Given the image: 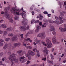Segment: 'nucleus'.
<instances>
[{
  "label": "nucleus",
  "instance_id": "nucleus-1",
  "mask_svg": "<svg viewBox=\"0 0 66 66\" xmlns=\"http://www.w3.org/2000/svg\"><path fill=\"white\" fill-rule=\"evenodd\" d=\"M9 55H10V56L8 57V59L9 60H10V62L12 63L11 66H12L14 63L13 61H15L16 63H17L18 61V59H16V57L15 56L16 54H12L10 52H8L7 53Z\"/></svg>",
  "mask_w": 66,
  "mask_h": 66
},
{
  "label": "nucleus",
  "instance_id": "nucleus-2",
  "mask_svg": "<svg viewBox=\"0 0 66 66\" xmlns=\"http://www.w3.org/2000/svg\"><path fill=\"white\" fill-rule=\"evenodd\" d=\"M46 40L47 44H46V43L44 42L41 41L42 43L44 45H45V46H47L48 48H50L51 47L52 44L51 43V41L49 40V37H47Z\"/></svg>",
  "mask_w": 66,
  "mask_h": 66
},
{
  "label": "nucleus",
  "instance_id": "nucleus-3",
  "mask_svg": "<svg viewBox=\"0 0 66 66\" xmlns=\"http://www.w3.org/2000/svg\"><path fill=\"white\" fill-rule=\"evenodd\" d=\"M4 14L5 15H6V17L7 18H9V21L10 22H11V23H13V20H12L11 18H10V15L9 14H7V12L6 11H5V12H3V11L1 12L2 14Z\"/></svg>",
  "mask_w": 66,
  "mask_h": 66
},
{
  "label": "nucleus",
  "instance_id": "nucleus-4",
  "mask_svg": "<svg viewBox=\"0 0 66 66\" xmlns=\"http://www.w3.org/2000/svg\"><path fill=\"white\" fill-rule=\"evenodd\" d=\"M59 19L60 20L59 21H57L56 22V24L57 25H59L60 24H62L63 23V20L62 19H64V17L61 15L59 16Z\"/></svg>",
  "mask_w": 66,
  "mask_h": 66
},
{
  "label": "nucleus",
  "instance_id": "nucleus-5",
  "mask_svg": "<svg viewBox=\"0 0 66 66\" xmlns=\"http://www.w3.org/2000/svg\"><path fill=\"white\" fill-rule=\"evenodd\" d=\"M36 43L35 42H34L33 44L34 45H36L37 44L39 45L42 43V41L41 40H38L37 39L35 40Z\"/></svg>",
  "mask_w": 66,
  "mask_h": 66
},
{
  "label": "nucleus",
  "instance_id": "nucleus-6",
  "mask_svg": "<svg viewBox=\"0 0 66 66\" xmlns=\"http://www.w3.org/2000/svg\"><path fill=\"white\" fill-rule=\"evenodd\" d=\"M25 58V57L23 56L22 57H19V60L20 62H21V63H23L24 62H25V59H24Z\"/></svg>",
  "mask_w": 66,
  "mask_h": 66
},
{
  "label": "nucleus",
  "instance_id": "nucleus-7",
  "mask_svg": "<svg viewBox=\"0 0 66 66\" xmlns=\"http://www.w3.org/2000/svg\"><path fill=\"white\" fill-rule=\"evenodd\" d=\"M18 10L14 8H12L10 10L11 12L13 14H15L16 13V12H17Z\"/></svg>",
  "mask_w": 66,
  "mask_h": 66
},
{
  "label": "nucleus",
  "instance_id": "nucleus-8",
  "mask_svg": "<svg viewBox=\"0 0 66 66\" xmlns=\"http://www.w3.org/2000/svg\"><path fill=\"white\" fill-rule=\"evenodd\" d=\"M44 52L45 53L44 54V55L45 56H46V54H48V51L47 50V49L46 47H44Z\"/></svg>",
  "mask_w": 66,
  "mask_h": 66
},
{
  "label": "nucleus",
  "instance_id": "nucleus-9",
  "mask_svg": "<svg viewBox=\"0 0 66 66\" xmlns=\"http://www.w3.org/2000/svg\"><path fill=\"white\" fill-rule=\"evenodd\" d=\"M12 40L13 41H16L17 40V36L15 35L13 36L11 38Z\"/></svg>",
  "mask_w": 66,
  "mask_h": 66
},
{
  "label": "nucleus",
  "instance_id": "nucleus-10",
  "mask_svg": "<svg viewBox=\"0 0 66 66\" xmlns=\"http://www.w3.org/2000/svg\"><path fill=\"white\" fill-rule=\"evenodd\" d=\"M52 42L53 44H55L56 43V40L55 37H53L52 39Z\"/></svg>",
  "mask_w": 66,
  "mask_h": 66
},
{
  "label": "nucleus",
  "instance_id": "nucleus-11",
  "mask_svg": "<svg viewBox=\"0 0 66 66\" xmlns=\"http://www.w3.org/2000/svg\"><path fill=\"white\" fill-rule=\"evenodd\" d=\"M26 26H21L20 27V29L21 31H25V29H26Z\"/></svg>",
  "mask_w": 66,
  "mask_h": 66
},
{
  "label": "nucleus",
  "instance_id": "nucleus-12",
  "mask_svg": "<svg viewBox=\"0 0 66 66\" xmlns=\"http://www.w3.org/2000/svg\"><path fill=\"white\" fill-rule=\"evenodd\" d=\"M39 22V20L35 21L34 20H33L31 21V24H33L34 23H38Z\"/></svg>",
  "mask_w": 66,
  "mask_h": 66
},
{
  "label": "nucleus",
  "instance_id": "nucleus-13",
  "mask_svg": "<svg viewBox=\"0 0 66 66\" xmlns=\"http://www.w3.org/2000/svg\"><path fill=\"white\" fill-rule=\"evenodd\" d=\"M20 45V43H15L14 44V48H16V46H19Z\"/></svg>",
  "mask_w": 66,
  "mask_h": 66
},
{
  "label": "nucleus",
  "instance_id": "nucleus-14",
  "mask_svg": "<svg viewBox=\"0 0 66 66\" xmlns=\"http://www.w3.org/2000/svg\"><path fill=\"white\" fill-rule=\"evenodd\" d=\"M41 38L42 39H44L45 38V37H46V35H45V33H43L42 34V35L41 36Z\"/></svg>",
  "mask_w": 66,
  "mask_h": 66
},
{
  "label": "nucleus",
  "instance_id": "nucleus-15",
  "mask_svg": "<svg viewBox=\"0 0 66 66\" xmlns=\"http://www.w3.org/2000/svg\"><path fill=\"white\" fill-rule=\"evenodd\" d=\"M6 27H7V26L5 24H2L1 25V27L4 28V29H5Z\"/></svg>",
  "mask_w": 66,
  "mask_h": 66
},
{
  "label": "nucleus",
  "instance_id": "nucleus-16",
  "mask_svg": "<svg viewBox=\"0 0 66 66\" xmlns=\"http://www.w3.org/2000/svg\"><path fill=\"white\" fill-rule=\"evenodd\" d=\"M55 29L54 28V27L53 26H51V28L50 29V31H55Z\"/></svg>",
  "mask_w": 66,
  "mask_h": 66
},
{
  "label": "nucleus",
  "instance_id": "nucleus-17",
  "mask_svg": "<svg viewBox=\"0 0 66 66\" xmlns=\"http://www.w3.org/2000/svg\"><path fill=\"white\" fill-rule=\"evenodd\" d=\"M13 30V28L11 27H9L8 28L6 29V31H12Z\"/></svg>",
  "mask_w": 66,
  "mask_h": 66
},
{
  "label": "nucleus",
  "instance_id": "nucleus-18",
  "mask_svg": "<svg viewBox=\"0 0 66 66\" xmlns=\"http://www.w3.org/2000/svg\"><path fill=\"white\" fill-rule=\"evenodd\" d=\"M8 45L7 44V43H6L5 44L4 46L3 47V49H6V48H7V47Z\"/></svg>",
  "mask_w": 66,
  "mask_h": 66
},
{
  "label": "nucleus",
  "instance_id": "nucleus-19",
  "mask_svg": "<svg viewBox=\"0 0 66 66\" xmlns=\"http://www.w3.org/2000/svg\"><path fill=\"white\" fill-rule=\"evenodd\" d=\"M47 61L48 63H50V64H53V61H51L50 60L48 59L47 60Z\"/></svg>",
  "mask_w": 66,
  "mask_h": 66
},
{
  "label": "nucleus",
  "instance_id": "nucleus-20",
  "mask_svg": "<svg viewBox=\"0 0 66 66\" xmlns=\"http://www.w3.org/2000/svg\"><path fill=\"white\" fill-rule=\"evenodd\" d=\"M59 28L61 32H63L64 31H65V30H64V29H63L61 27H59Z\"/></svg>",
  "mask_w": 66,
  "mask_h": 66
},
{
  "label": "nucleus",
  "instance_id": "nucleus-21",
  "mask_svg": "<svg viewBox=\"0 0 66 66\" xmlns=\"http://www.w3.org/2000/svg\"><path fill=\"white\" fill-rule=\"evenodd\" d=\"M39 20H42V19H43V18L44 17L41 14H39Z\"/></svg>",
  "mask_w": 66,
  "mask_h": 66
},
{
  "label": "nucleus",
  "instance_id": "nucleus-22",
  "mask_svg": "<svg viewBox=\"0 0 66 66\" xmlns=\"http://www.w3.org/2000/svg\"><path fill=\"white\" fill-rule=\"evenodd\" d=\"M3 33L4 36L6 35L7 34V32L5 31H3Z\"/></svg>",
  "mask_w": 66,
  "mask_h": 66
},
{
  "label": "nucleus",
  "instance_id": "nucleus-23",
  "mask_svg": "<svg viewBox=\"0 0 66 66\" xmlns=\"http://www.w3.org/2000/svg\"><path fill=\"white\" fill-rule=\"evenodd\" d=\"M43 33H41L40 34H39L37 35V36L38 37H42V36L43 34Z\"/></svg>",
  "mask_w": 66,
  "mask_h": 66
},
{
  "label": "nucleus",
  "instance_id": "nucleus-24",
  "mask_svg": "<svg viewBox=\"0 0 66 66\" xmlns=\"http://www.w3.org/2000/svg\"><path fill=\"white\" fill-rule=\"evenodd\" d=\"M49 21L50 23H56V22L55 21H51V20H49Z\"/></svg>",
  "mask_w": 66,
  "mask_h": 66
},
{
  "label": "nucleus",
  "instance_id": "nucleus-25",
  "mask_svg": "<svg viewBox=\"0 0 66 66\" xmlns=\"http://www.w3.org/2000/svg\"><path fill=\"white\" fill-rule=\"evenodd\" d=\"M26 41H27V40H28L30 42H32V40L30 39V38H28L26 39Z\"/></svg>",
  "mask_w": 66,
  "mask_h": 66
},
{
  "label": "nucleus",
  "instance_id": "nucleus-26",
  "mask_svg": "<svg viewBox=\"0 0 66 66\" xmlns=\"http://www.w3.org/2000/svg\"><path fill=\"white\" fill-rule=\"evenodd\" d=\"M50 56L51 58V59L52 60H53V59H54V56L52 55V54H51Z\"/></svg>",
  "mask_w": 66,
  "mask_h": 66
},
{
  "label": "nucleus",
  "instance_id": "nucleus-27",
  "mask_svg": "<svg viewBox=\"0 0 66 66\" xmlns=\"http://www.w3.org/2000/svg\"><path fill=\"white\" fill-rule=\"evenodd\" d=\"M37 56L38 57H39V56H40V55H39V51H37Z\"/></svg>",
  "mask_w": 66,
  "mask_h": 66
},
{
  "label": "nucleus",
  "instance_id": "nucleus-28",
  "mask_svg": "<svg viewBox=\"0 0 66 66\" xmlns=\"http://www.w3.org/2000/svg\"><path fill=\"white\" fill-rule=\"evenodd\" d=\"M14 35V34L12 33H9L8 34L9 36H13Z\"/></svg>",
  "mask_w": 66,
  "mask_h": 66
},
{
  "label": "nucleus",
  "instance_id": "nucleus-29",
  "mask_svg": "<svg viewBox=\"0 0 66 66\" xmlns=\"http://www.w3.org/2000/svg\"><path fill=\"white\" fill-rule=\"evenodd\" d=\"M22 25H27V23L24 21H23L22 23Z\"/></svg>",
  "mask_w": 66,
  "mask_h": 66
},
{
  "label": "nucleus",
  "instance_id": "nucleus-30",
  "mask_svg": "<svg viewBox=\"0 0 66 66\" xmlns=\"http://www.w3.org/2000/svg\"><path fill=\"white\" fill-rule=\"evenodd\" d=\"M29 28H30V26H27L26 28H25V30H24V31H25V30H27L28 29H29Z\"/></svg>",
  "mask_w": 66,
  "mask_h": 66
},
{
  "label": "nucleus",
  "instance_id": "nucleus-31",
  "mask_svg": "<svg viewBox=\"0 0 66 66\" xmlns=\"http://www.w3.org/2000/svg\"><path fill=\"white\" fill-rule=\"evenodd\" d=\"M5 40L7 42H8L10 40V38H5Z\"/></svg>",
  "mask_w": 66,
  "mask_h": 66
},
{
  "label": "nucleus",
  "instance_id": "nucleus-32",
  "mask_svg": "<svg viewBox=\"0 0 66 66\" xmlns=\"http://www.w3.org/2000/svg\"><path fill=\"white\" fill-rule=\"evenodd\" d=\"M64 30L66 31V24H65L64 25Z\"/></svg>",
  "mask_w": 66,
  "mask_h": 66
},
{
  "label": "nucleus",
  "instance_id": "nucleus-33",
  "mask_svg": "<svg viewBox=\"0 0 66 66\" xmlns=\"http://www.w3.org/2000/svg\"><path fill=\"white\" fill-rule=\"evenodd\" d=\"M47 26V24L46 23H44L42 25V27H46Z\"/></svg>",
  "mask_w": 66,
  "mask_h": 66
},
{
  "label": "nucleus",
  "instance_id": "nucleus-34",
  "mask_svg": "<svg viewBox=\"0 0 66 66\" xmlns=\"http://www.w3.org/2000/svg\"><path fill=\"white\" fill-rule=\"evenodd\" d=\"M37 29H38V30H40V26H37Z\"/></svg>",
  "mask_w": 66,
  "mask_h": 66
},
{
  "label": "nucleus",
  "instance_id": "nucleus-35",
  "mask_svg": "<svg viewBox=\"0 0 66 66\" xmlns=\"http://www.w3.org/2000/svg\"><path fill=\"white\" fill-rule=\"evenodd\" d=\"M55 18L56 19V21H58V20H59V17L57 16H55Z\"/></svg>",
  "mask_w": 66,
  "mask_h": 66
},
{
  "label": "nucleus",
  "instance_id": "nucleus-36",
  "mask_svg": "<svg viewBox=\"0 0 66 66\" xmlns=\"http://www.w3.org/2000/svg\"><path fill=\"white\" fill-rule=\"evenodd\" d=\"M43 13L44 14H47V15L48 14V12H47L46 11H44L43 12Z\"/></svg>",
  "mask_w": 66,
  "mask_h": 66
},
{
  "label": "nucleus",
  "instance_id": "nucleus-37",
  "mask_svg": "<svg viewBox=\"0 0 66 66\" xmlns=\"http://www.w3.org/2000/svg\"><path fill=\"white\" fill-rule=\"evenodd\" d=\"M14 18L15 20H17L18 19V17L16 16L15 17H14Z\"/></svg>",
  "mask_w": 66,
  "mask_h": 66
},
{
  "label": "nucleus",
  "instance_id": "nucleus-38",
  "mask_svg": "<svg viewBox=\"0 0 66 66\" xmlns=\"http://www.w3.org/2000/svg\"><path fill=\"white\" fill-rule=\"evenodd\" d=\"M30 55H32V56H34V55H35V54H34V52H32Z\"/></svg>",
  "mask_w": 66,
  "mask_h": 66
},
{
  "label": "nucleus",
  "instance_id": "nucleus-39",
  "mask_svg": "<svg viewBox=\"0 0 66 66\" xmlns=\"http://www.w3.org/2000/svg\"><path fill=\"white\" fill-rule=\"evenodd\" d=\"M32 52V51H31L30 50H29L28 51V52L30 54H31Z\"/></svg>",
  "mask_w": 66,
  "mask_h": 66
},
{
  "label": "nucleus",
  "instance_id": "nucleus-40",
  "mask_svg": "<svg viewBox=\"0 0 66 66\" xmlns=\"http://www.w3.org/2000/svg\"><path fill=\"white\" fill-rule=\"evenodd\" d=\"M25 56L26 57H28L29 56V53H27L25 54Z\"/></svg>",
  "mask_w": 66,
  "mask_h": 66
},
{
  "label": "nucleus",
  "instance_id": "nucleus-41",
  "mask_svg": "<svg viewBox=\"0 0 66 66\" xmlns=\"http://www.w3.org/2000/svg\"><path fill=\"white\" fill-rule=\"evenodd\" d=\"M23 45L24 46H25V47H26V44L24 42H23Z\"/></svg>",
  "mask_w": 66,
  "mask_h": 66
},
{
  "label": "nucleus",
  "instance_id": "nucleus-42",
  "mask_svg": "<svg viewBox=\"0 0 66 66\" xmlns=\"http://www.w3.org/2000/svg\"><path fill=\"white\" fill-rule=\"evenodd\" d=\"M52 33L54 35H56V32L54 31Z\"/></svg>",
  "mask_w": 66,
  "mask_h": 66
},
{
  "label": "nucleus",
  "instance_id": "nucleus-43",
  "mask_svg": "<svg viewBox=\"0 0 66 66\" xmlns=\"http://www.w3.org/2000/svg\"><path fill=\"white\" fill-rule=\"evenodd\" d=\"M17 52L18 53H22V50L19 51Z\"/></svg>",
  "mask_w": 66,
  "mask_h": 66
},
{
  "label": "nucleus",
  "instance_id": "nucleus-44",
  "mask_svg": "<svg viewBox=\"0 0 66 66\" xmlns=\"http://www.w3.org/2000/svg\"><path fill=\"white\" fill-rule=\"evenodd\" d=\"M3 55V52H1L0 53V56H1Z\"/></svg>",
  "mask_w": 66,
  "mask_h": 66
},
{
  "label": "nucleus",
  "instance_id": "nucleus-45",
  "mask_svg": "<svg viewBox=\"0 0 66 66\" xmlns=\"http://www.w3.org/2000/svg\"><path fill=\"white\" fill-rule=\"evenodd\" d=\"M39 30H38L37 29H36L35 30V32L36 33H37L38 32H39Z\"/></svg>",
  "mask_w": 66,
  "mask_h": 66
},
{
  "label": "nucleus",
  "instance_id": "nucleus-46",
  "mask_svg": "<svg viewBox=\"0 0 66 66\" xmlns=\"http://www.w3.org/2000/svg\"><path fill=\"white\" fill-rule=\"evenodd\" d=\"M42 60L44 61H46V58H43L42 59Z\"/></svg>",
  "mask_w": 66,
  "mask_h": 66
},
{
  "label": "nucleus",
  "instance_id": "nucleus-47",
  "mask_svg": "<svg viewBox=\"0 0 66 66\" xmlns=\"http://www.w3.org/2000/svg\"><path fill=\"white\" fill-rule=\"evenodd\" d=\"M29 35H30V32H28L26 34V35L27 36H29Z\"/></svg>",
  "mask_w": 66,
  "mask_h": 66
},
{
  "label": "nucleus",
  "instance_id": "nucleus-48",
  "mask_svg": "<svg viewBox=\"0 0 66 66\" xmlns=\"http://www.w3.org/2000/svg\"><path fill=\"white\" fill-rule=\"evenodd\" d=\"M4 10H6V11L9 10V7H7L6 8H5L4 9Z\"/></svg>",
  "mask_w": 66,
  "mask_h": 66
},
{
  "label": "nucleus",
  "instance_id": "nucleus-49",
  "mask_svg": "<svg viewBox=\"0 0 66 66\" xmlns=\"http://www.w3.org/2000/svg\"><path fill=\"white\" fill-rule=\"evenodd\" d=\"M31 56H29L28 57V60H31Z\"/></svg>",
  "mask_w": 66,
  "mask_h": 66
},
{
  "label": "nucleus",
  "instance_id": "nucleus-50",
  "mask_svg": "<svg viewBox=\"0 0 66 66\" xmlns=\"http://www.w3.org/2000/svg\"><path fill=\"white\" fill-rule=\"evenodd\" d=\"M33 51H34V52H36V51H37V50L35 48L33 50Z\"/></svg>",
  "mask_w": 66,
  "mask_h": 66
},
{
  "label": "nucleus",
  "instance_id": "nucleus-51",
  "mask_svg": "<svg viewBox=\"0 0 66 66\" xmlns=\"http://www.w3.org/2000/svg\"><path fill=\"white\" fill-rule=\"evenodd\" d=\"M30 62H30V61H29V60H28L27 62V64H29V63H30Z\"/></svg>",
  "mask_w": 66,
  "mask_h": 66
},
{
  "label": "nucleus",
  "instance_id": "nucleus-52",
  "mask_svg": "<svg viewBox=\"0 0 66 66\" xmlns=\"http://www.w3.org/2000/svg\"><path fill=\"white\" fill-rule=\"evenodd\" d=\"M19 54V55H20V56H22V55H23V53H21Z\"/></svg>",
  "mask_w": 66,
  "mask_h": 66
},
{
  "label": "nucleus",
  "instance_id": "nucleus-53",
  "mask_svg": "<svg viewBox=\"0 0 66 66\" xmlns=\"http://www.w3.org/2000/svg\"><path fill=\"white\" fill-rule=\"evenodd\" d=\"M3 42V40L2 39H0V43H2Z\"/></svg>",
  "mask_w": 66,
  "mask_h": 66
},
{
  "label": "nucleus",
  "instance_id": "nucleus-54",
  "mask_svg": "<svg viewBox=\"0 0 66 66\" xmlns=\"http://www.w3.org/2000/svg\"><path fill=\"white\" fill-rule=\"evenodd\" d=\"M16 14L17 15H19V12H16Z\"/></svg>",
  "mask_w": 66,
  "mask_h": 66
},
{
  "label": "nucleus",
  "instance_id": "nucleus-55",
  "mask_svg": "<svg viewBox=\"0 0 66 66\" xmlns=\"http://www.w3.org/2000/svg\"><path fill=\"white\" fill-rule=\"evenodd\" d=\"M20 36H21V38H23V34H22L20 35Z\"/></svg>",
  "mask_w": 66,
  "mask_h": 66
},
{
  "label": "nucleus",
  "instance_id": "nucleus-56",
  "mask_svg": "<svg viewBox=\"0 0 66 66\" xmlns=\"http://www.w3.org/2000/svg\"><path fill=\"white\" fill-rule=\"evenodd\" d=\"M3 33V31H2L0 30V34H2Z\"/></svg>",
  "mask_w": 66,
  "mask_h": 66
},
{
  "label": "nucleus",
  "instance_id": "nucleus-57",
  "mask_svg": "<svg viewBox=\"0 0 66 66\" xmlns=\"http://www.w3.org/2000/svg\"><path fill=\"white\" fill-rule=\"evenodd\" d=\"M0 45L1 46H3V43H0Z\"/></svg>",
  "mask_w": 66,
  "mask_h": 66
},
{
  "label": "nucleus",
  "instance_id": "nucleus-58",
  "mask_svg": "<svg viewBox=\"0 0 66 66\" xmlns=\"http://www.w3.org/2000/svg\"><path fill=\"white\" fill-rule=\"evenodd\" d=\"M21 14L23 15H23H24V16H26V14L23 12L22 13V14Z\"/></svg>",
  "mask_w": 66,
  "mask_h": 66
},
{
  "label": "nucleus",
  "instance_id": "nucleus-59",
  "mask_svg": "<svg viewBox=\"0 0 66 66\" xmlns=\"http://www.w3.org/2000/svg\"><path fill=\"white\" fill-rule=\"evenodd\" d=\"M31 13L32 15H34V11H32Z\"/></svg>",
  "mask_w": 66,
  "mask_h": 66
},
{
  "label": "nucleus",
  "instance_id": "nucleus-60",
  "mask_svg": "<svg viewBox=\"0 0 66 66\" xmlns=\"http://www.w3.org/2000/svg\"><path fill=\"white\" fill-rule=\"evenodd\" d=\"M30 34H33V31H31L30 32Z\"/></svg>",
  "mask_w": 66,
  "mask_h": 66
},
{
  "label": "nucleus",
  "instance_id": "nucleus-61",
  "mask_svg": "<svg viewBox=\"0 0 66 66\" xmlns=\"http://www.w3.org/2000/svg\"><path fill=\"white\" fill-rule=\"evenodd\" d=\"M3 22V20H1L0 21V23H2Z\"/></svg>",
  "mask_w": 66,
  "mask_h": 66
},
{
  "label": "nucleus",
  "instance_id": "nucleus-62",
  "mask_svg": "<svg viewBox=\"0 0 66 66\" xmlns=\"http://www.w3.org/2000/svg\"><path fill=\"white\" fill-rule=\"evenodd\" d=\"M4 60H5L4 58H2V61H3V62H4Z\"/></svg>",
  "mask_w": 66,
  "mask_h": 66
},
{
  "label": "nucleus",
  "instance_id": "nucleus-63",
  "mask_svg": "<svg viewBox=\"0 0 66 66\" xmlns=\"http://www.w3.org/2000/svg\"><path fill=\"white\" fill-rule=\"evenodd\" d=\"M66 21V19H64L63 20V23L64 22V21Z\"/></svg>",
  "mask_w": 66,
  "mask_h": 66
},
{
  "label": "nucleus",
  "instance_id": "nucleus-64",
  "mask_svg": "<svg viewBox=\"0 0 66 66\" xmlns=\"http://www.w3.org/2000/svg\"><path fill=\"white\" fill-rule=\"evenodd\" d=\"M37 12H39L40 10L39 9H38L36 10Z\"/></svg>",
  "mask_w": 66,
  "mask_h": 66
}]
</instances>
